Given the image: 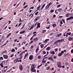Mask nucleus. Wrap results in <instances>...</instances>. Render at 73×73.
Wrapping results in <instances>:
<instances>
[{"mask_svg":"<svg viewBox=\"0 0 73 73\" xmlns=\"http://www.w3.org/2000/svg\"><path fill=\"white\" fill-rule=\"evenodd\" d=\"M4 58H3V57H0V60H3Z\"/></svg>","mask_w":73,"mask_h":73,"instance_id":"c9c22d12","label":"nucleus"},{"mask_svg":"<svg viewBox=\"0 0 73 73\" xmlns=\"http://www.w3.org/2000/svg\"><path fill=\"white\" fill-rule=\"evenodd\" d=\"M64 39L62 38L61 40H58L57 41L54 42V43L56 44H57L58 42H62V41H64Z\"/></svg>","mask_w":73,"mask_h":73,"instance_id":"f257e3e1","label":"nucleus"},{"mask_svg":"<svg viewBox=\"0 0 73 73\" xmlns=\"http://www.w3.org/2000/svg\"><path fill=\"white\" fill-rule=\"evenodd\" d=\"M33 41H31V42H30L29 44H31L33 43Z\"/></svg>","mask_w":73,"mask_h":73,"instance_id":"bf43d9fd","label":"nucleus"},{"mask_svg":"<svg viewBox=\"0 0 73 73\" xmlns=\"http://www.w3.org/2000/svg\"><path fill=\"white\" fill-rule=\"evenodd\" d=\"M49 8V7L47 5L46 6V7L45 9L46 10V9H48Z\"/></svg>","mask_w":73,"mask_h":73,"instance_id":"f704fd0d","label":"nucleus"},{"mask_svg":"<svg viewBox=\"0 0 73 73\" xmlns=\"http://www.w3.org/2000/svg\"><path fill=\"white\" fill-rule=\"evenodd\" d=\"M38 13V11H37L35 13V15H36V16H37Z\"/></svg>","mask_w":73,"mask_h":73,"instance_id":"a18cd8bd","label":"nucleus"},{"mask_svg":"<svg viewBox=\"0 0 73 73\" xmlns=\"http://www.w3.org/2000/svg\"><path fill=\"white\" fill-rule=\"evenodd\" d=\"M38 50H39V47H38L35 50V52L37 53Z\"/></svg>","mask_w":73,"mask_h":73,"instance_id":"a211bd4d","label":"nucleus"},{"mask_svg":"<svg viewBox=\"0 0 73 73\" xmlns=\"http://www.w3.org/2000/svg\"><path fill=\"white\" fill-rule=\"evenodd\" d=\"M70 20H72V19H73V17L71 16L70 17Z\"/></svg>","mask_w":73,"mask_h":73,"instance_id":"de8ad7c7","label":"nucleus"},{"mask_svg":"<svg viewBox=\"0 0 73 73\" xmlns=\"http://www.w3.org/2000/svg\"><path fill=\"white\" fill-rule=\"evenodd\" d=\"M56 26V24H54L53 25H52V27H55Z\"/></svg>","mask_w":73,"mask_h":73,"instance_id":"4c0bfd02","label":"nucleus"},{"mask_svg":"<svg viewBox=\"0 0 73 73\" xmlns=\"http://www.w3.org/2000/svg\"><path fill=\"white\" fill-rule=\"evenodd\" d=\"M3 57L5 59H8V56L6 54L4 55Z\"/></svg>","mask_w":73,"mask_h":73,"instance_id":"39448f33","label":"nucleus"},{"mask_svg":"<svg viewBox=\"0 0 73 73\" xmlns=\"http://www.w3.org/2000/svg\"><path fill=\"white\" fill-rule=\"evenodd\" d=\"M46 29H49L50 28V26H49L48 27H46Z\"/></svg>","mask_w":73,"mask_h":73,"instance_id":"338daca9","label":"nucleus"},{"mask_svg":"<svg viewBox=\"0 0 73 73\" xmlns=\"http://www.w3.org/2000/svg\"><path fill=\"white\" fill-rule=\"evenodd\" d=\"M28 53H27V54H25L24 58V59H26L27 56H28Z\"/></svg>","mask_w":73,"mask_h":73,"instance_id":"dca6fc26","label":"nucleus"},{"mask_svg":"<svg viewBox=\"0 0 73 73\" xmlns=\"http://www.w3.org/2000/svg\"><path fill=\"white\" fill-rule=\"evenodd\" d=\"M41 8V6L40 5H39L38 7L37 8V10L34 13H35V12H36V11H38V10H40V8Z\"/></svg>","mask_w":73,"mask_h":73,"instance_id":"f8f14e48","label":"nucleus"},{"mask_svg":"<svg viewBox=\"0 0 73 73\" xmlns=\"http://www.w3.org/2000/svg\"><path fill=\"white\" fill-rule=\"evenodd\" d=\"M61 5H58L57 6V8H59V7H60Z\"/></svg>","mask_w":73,"mask_h":73,"instance_id":"49530a36","label":"nucleus"},{"mask_svg":"<svg viewBox=\"0 0 73 73\" xmlns=\"http://www.w3.org/2000/svg\"><path fill=\"white\" fill-rule=\"evenodd\" d=\"M45 6V4H43L42 7L43 8H44Z\"/></svg>","mask_w":73,"mask_h":73,"instance_id":"603ef678","label":"nucleus"},{"mask_svg":"<svg viewBox=\"0 0 73 73\" xmlns=\"http://www.w3.org/2000/svg\"><path fill=\"white\" fill-rule=\"evenodd\" d=\"M50 49V48L49 47H48L47 48H46V50H49Z\"/></svg>","mask_w":73,"mask_h":73,"instance_id":"72a5a7b5","label":"nucleus"},{"mask_svg":"<svg viewBox=\"0 0 73 73\" xmlns=\"http://www.w3.org/2000/svg\"><path fill=\"white\" fill-rule=\"evenodd\" d=\"M62 55V53H61L60 52L59 53V54L58 55V56L61 57V56Z\"/></svg>","mask_w":73,"mask_h":73,"instance_id":"bb28decb","label":"nucleus"},{"mask_svg":"<svg viewBox=\"0 0 73 73\" xmlns=\"http://www.w3.org/2000/svg\"><path fill=\"white\" fill-rule=\"evenodd\" d=\"M11 33H10L7 35V38H8V37H9V36H11Z\"/></svg>","mask_w":73,"mask_h":73,"instance_id":"5701e85b","label":"nucleus"},{"mask_svg":"<svg viewBox=\"0 0 73 73\" xmlns=\"http://www.w3.org/2000/svg\"><path fill=\"white\" fill-rule=\"evenodd\" d=\"M25 52V50L23 52H22V53L21 54V55H22L23 54V53H24Z\"/></svg>","mask_w":73,"mask_h":73,"instance_id":"13d9d810","label":"nucleus"},{"mask_svg":"<svg viewBox=\"0 0 73 73\" xmlns=\"http://www.w3.org/2000/svg\"><path fill=\"white\" fill-rule=\"evenodd\" d=\"M43 8H44V7H42V6L41 8L40 9V11H42V9H43Z\"/></svg>","mask_w":73,"mask_h":73,"instance_id":"4d7b16f0","label":"nucleus"},{"mask_svg":"<svg viewBox=\"0 0 73 73\" xmlns=\"http://www.w3.org/2000/svg\"><path fill=\"white\" fill-rule=\"evenodd\" d=\"M58 67L59 68H62V66L61 65V63L60 62H59L57 64Z\"/></svg>","mask_w":73,"mask_h":73,"instance_id":"f03ea898","label":"nucleus"},{"mask_svg":"<svg viewBox=\"0 0 73 73\" xmlns=\"http://www.w3.org/2000/svg\"><path fill=\"white\" fill-rule=\"evenodd\" d=\"M36 33H37L36 32H34L33 33V34H34L33 35V37H35V36H36V34H35Z\"/></svg>","mask_w":73,"mask_h":73,"instance_id":"2eb2a0df","label":"nucleus"},{"mask_svg":"<svg viewBox=\"0 0 73 73\" xmlns=\"http://www.w3.org/2000/svg\"><path fill=\"white\" fill-rule=\"evenodd\" d=\"M31 71L33 72H34V73H36V69L33 67H32L31 68Z\"/></svg>","mask_w":73,"mask_h":73,"instance_id":"20e7f679","label":"nucleus"},{"mask_svg":"<svg viewBox=\"0 0 73 73\" xmlns=\"http://www.w3.org/2000/svg\"><path fill=\"white\" fill-rule=\"evenodd\" d=\"M5 68H8V66H5V67H4L3 69H4Z\"/></svg>","mask_w":73,"mask_h":73,"instance_id":"052dcab7","label":"nucleus"},{"mask_svg":"<svg viewBox=\"0 0 73 73\" xmlns=\"http://www.w3.org/2000/svg\"><path fill=\"white\" fill-rule=\"evenodd\" d=\"M46 30H44L42 31V34L44 33H45V32H46Z\"/></svg>","mask_w":73,"mask_h":73,"instance_id":"c85d7f7f","label":"nucleus"},{"mask_svg":"<svg viewBox=\"0 0 73 73\" xmlns=\"http://www.w3.org/2000/svg\"><path fill=\"white\" fill-rule=\"evenodd\" d=\"M33 40L35 41V42H36V41H37L38 40V38H35L33 39Z\"/></svg>","mask_w":73,"mask_h":73,"instance_id":"4be33fe9","label":"nucleus"},{"mask_svg":"<svg viewBox=\"0 0 73 73\" xmlns=\"http://www.w3.org/2000/svg\"><path fill=\"white\" fill-rule=\"evenodd\" d=\"M49 41V39H47L44 41L43 42L44 43H47V42H48Z\"/></svg>","mask_w":73,"mask_h":73,"instance_id":"1a4fd4ad","label":"nucleus"},{"mask_svg":"<svg viewBox=\"0 0 73 73\" xmlns=\"http://www.w3.org/2000/svg\"><path fill=\"white\" fill-rule=\"evenodd\" d=\"M33 39V37L32 36L30 38V40L31 41V40H32Z\"/></svg>","mask_w":73,"mask_h":73,"instance_id":"6e6d98bb","label":"nucleus"},{"mask_svg":"<svg viewBox=\"0 0 73 73\" xmlns=\"http://www.w3.org/2000/svg\"><path fill=\"white\" fill-rule=\"evenodd\" d=\"M40 17L39 16H37L34 19V22H36L37 20H38L40 19Z\"/></svg>","mask_w":73,"mask_h":73,"instance_id":"7ed1b4c3","label":"nucleus"},{"mask_svg":"<svg viewBox=\"0 0 73 73\" xmlns=\"http://www.w3.org/2000/svg\"><path fill=\"white\" fill-rule=\"evenodd\" d=\"M71 35H72V33H67L66 34V37H67L68 36V35L70 36Z\"/></svg>","mask_w":73,"mask_h":73,"instance_id":"9b49d317","label":"nucleus"},{"mask_svg":"<svg viewBox=\"0 0 73 73\" xmlns=\"http://www.w3.org/2000/svg\"><path fill=\"white\" fill-rule=\"evenodd\" d=\"M70 14L67 13L66 14V17H70Z\"/></svg>","mask_w":73,"mask_h":73,"instance_id":"ddd939ff","label":"nucleus"},{"mask_svg":"<svg viewBox=\"0 0 73 73\" xmlns=\"http://www.w3.org/2000/svg\"><path fill=\"white\" fill-rule=\"evenodd\" d=\"M28 6V5H27L26 6H25L23 7L24 9H25V8H27Z\"/></svg>","mask_w":73,"mask_h":73,"instance_id":"09e8293b","label":"nucleus"},{"mask_svg":"<svg viewBox=\"0 0 73 73\" xmlns=\"http://www.w3.org/2000/svg\"><path fill=\"white\" fill-rule=\"evenodd\" d=\"M23 58V56H21L19 58V60H21Z\"/></svg>","mask_w":73,"mask_h":73,"instance_id":"3c124183","label":"nucleus"},{"mask_svg":"<svg viewBox=\"0 0 73 73\" xmlns=\"http://www.w3.org/2000/svg\"><path fill=\"white\" fill-rule=\"evenodd\" d=\"M42 65V64H41L39 66H38V68H40V66H41Z\"/></svg>","mask_w":73,"mask_h":73,"instance_id":"8fccbe9b","label":"nucleus"},{"mask_svg":"<svg viewBox=\"0 0 73 73\" xmlns=\"http://www.w3.org/2000/svg\"><path fill=\"white\" fill-rule=\"evenodd\" d=\"M6 44H7V43H5L4 44H3V45L1 46V47H3V46H4V45H6Z\"/></svg>","mask_w":73,"mask_h":73,"instance_id":"864d4df0","label":"nucleus"},{"mask_svg":"<svg viewBox=\"0 0 73 73\" xmlns=\"http://www.w3.org/2000/svg\"><path fill=\"white\" fill-rule=\"evenodd\" d=\"M54 50L55 52H57L58 51V48H56L54 49Z\"/></svg>","mask_w":73,"mask_h":73,"instance_id":"c756f323","label":"nucleus"},{"mask_svg":"<svg viewBox=\"0 0 73 73\" xmlns=\"http://www.w3.org/2000/svg\"><path fill=\"white\" fill-rule=\"evenodd\" d=\"M70 20V17L66 19L67 21H68V20Z\"/></svg>","mask_w":73,"mask_h":73,"instance_id":"5fc2aeb1","label":"nucleus"},{"mask_svg":"<svg viewBox=\"0 0 73 73\" xmlns=\"http://www.w3.org/2000/svg\"><path fill=\"white\" fill-rule=\"evenodd\" d=\"M21 60H19L18 61H17V62H21Z\"/></svg>","mask_w":73,"mask_h":73,"instance_id":"774afa93","label":"nucleus"},{"mask_svg":"<svg viewBox=\"0 0 73 73\" xmlns=\"http://www.w3.org/2000/svg\"><path fill=\"white\" fill-rule=\"evenodd\" d=\"M29 17H31L32 18V17H33V14H31L29 16Z\"/></svg>","mask_w":73,"mask_h":73,"instance_id":"473e14b6","label":"nucleus"},{"mask_svg":"<svg viewBox=\"0 0 73 73\" xmlns=\"http://www.w3.org/2000/svg\"><path fill=\"white\" fill-rule=\"evenodd\" d=\"M32 67H31V68H35L36 67V65L35 64H33L32 65Z\"/></svg>","mask_w":73,"mask_h":73,"instance_id":"f3484780","label":"nucleus"},{"mask_svg":"<svg viewBox=\"0 0 73 73\" xmlns=\"http://www.w3.org/2000/svg\"><path fill=\"white\" fill-rule=\"evenodd\" d=\"M54 59H56V58H57V57H56V56H54Z\"/></svg>","mask_w":73,"mask_h":73,"instance_id":"0e129e2a","label":"nucleus"},{"mask_svg":"<svg viewBox=\"0 0 73 73\" xmlns=\"http://www.w3.org/2000/svg\"><path fill=\"white\" fill-rule=\"evenodd\" d=\"M49 69H50V66H48L47 67L46 70H48Z\"/></svg>","mask_w":73,"mask_h":73,"instance_id":"ea45409f","label":"nucleus"},{"mask_svg":"<svg viewBox=\"0 0 73 73\" xmlns=\"http://www.w3.org/2000/svg\"><path fill=\"white\" fill-rule=\"evenodd\" d=\"M35 27V26L34 25H33L31 27L30 29H29V31H31V29H33V28Z\"/></svg>","mask_w":73,"mask_h":73,"instance_id":"4468645a","label":"nucleus"},{"mask_svg":"<svg viewBox=\"0 0 73 73\" xmlns=\"http://www.w3.org/2000/svg\"><path fill=\"white\" fill-rule=\"evenodd\" d=\"M9 61V59H7L6 61V63H8Z\"/></svg>","mask_w":73,"mask_h":73,"instance_id":"c03bdc74","label":"nucleus"},{"mask_svg":"<svg viewBox=\"0 0 73 73\" xmlns=\"http://www.w3.org/2000/svg\"><path fill=\"white\" fill-rule=\"evenodd\" d=\"M48 60H51V61H54V60H53V59L52 58H51V57H49L48 58Z\"/></svg>","mask_w":73,"mask_h":73,"instance_id":"aec40b11","label":"nucleus"},{"mask_svg":"<svg viewBox=\"0 0 73 73\" xmlns=\"http://www.w3.org/2000/svg\"><path fill=\"white\" fill-rule=\"evenodd\" d=\"M15 49L13 48L11 50L12 52H15Z\"/></svg>","mask_w":73,"mask_h":73,"instance_id":"7c9ffc66","label":"nucleus"},{"mask_svg":"<svg viewBox=\"0 0 73 73\" xmlns=\"http://www.w3.org/2000/svg\"><path fill=\"white\" fill-rule=\"evenodd\" d=\"M40 23H38L37 26L38 27V28H40Z\"/></svg>","mask_w":73,"mask_h":73,"instance_id":"b1692460","label":"nucleus"},{"mask_svg":"<svg viewBox=\"0 0 73 73\" xmlns=\"http://www.w3.org/2000/svg\"><path fill=\"white\" fill-rule=\"evenodd\" d=\"M54 12V10H51V11H50V12L51 13H52V12Z\"/></svg>","mask_w":73,"mask_h":73,"instance_id":"e2e57ef3","label":"nucleus"},{"mask_svg":"<svg viewBox=\"0 0 73 73\" xmlns=\"http://www.w3.org/2000/svg\"><path fill=\"white\" fill-rule=\"evenodd\" d=\"M62 35V33H61L60 34H58L57 35H56V37H60V36H61Z\"/></svg>","mask_w":73,"mask_h":73,"instance_id":"6ab92c4d","label":"nucleus"},{"mask_svg":"<svg viewBox=\"0 0 73 73\" xmlns=\"http://www.w3.org/2000/svg\"><path fill=\"white\" fill-rule=\"evenodd\" d=\"M41 55H39L38 56V59H40V58H41Z\"/></svg>","mask_w":73,"mask_h":73,"instance_id":"e433bc0d","label":"nucleus"},{"mask_svg":"<svg viewBox=\"0 0 73 73\" xmlns=\"http://www.w3.org/2000/svg\"><path fill=\"white\" fill-rule=\"evenodd\" d=\"M52 2L48 4L47 5L48 7H49L50 6V5H52Z\"/></svg>","mask_w":73,"mask_h":73,"instance_id":"412c9836","label":"nucleus"},{"mask_svg":"<svg viewBox=\"0 0 73 73\" xmlns=\"http://www.w3.org/2000/svg\"><path fill=\"white\" fill-rule=\"evenodd\" d=\"M29 59L30 60H33V55H31L29 56Z\"/></svg>","mask_w":73,"mask_h":73,"instance_id":"423d86ee","label":"nucleus"},{"mask_svg":"<svg viewBox=\"0 0 73 73\" xmlns=\"http://www.w3.org/2000/svg\"><path fill=\"white\" fill-rule=\"evenodd\" d=\"M71 53H73V49L71 50Z\"/></svg>","mask_w":73,"mask_h":73,"instance_id":"680f3d73","label":"nucleus"},{"mask_svg":"<svg viewBox=\"0 0 73 73\" xmlns=\"http://www.w3.org/2000/svg\"><path fill=\"white\" fill-rule=\"evenodd\" d=\"M25 31H22L21 32H20V34H23L24 33H25Z\"/></svg>","mask_w":73,"mask_h":73,"instance_id":"cd10ccee","label":"nucleus"},{"mask_svg":"<svg viewBox=\"0 0 73 73\" xmlns=\"http://www.w3.org/2000/svg\"><path fill=\"white\" fill-rule=\"evenodd\" d=\"M19 68L21 71H23V65H20L19 67Z\"/></svg>","mask_w":73,"mask_h":73,"instance_id":"0eeeda50","label":"nucleus"},{"mask_svg":"<svg viewBox=\"0 0 73 73\" xmlns=\"http://www.w3.org/2000/svg\"><path fill=\"white\" fill-rule=\"evenodd\" d=\"M48 58L47 57H45V58H44V59H43L42 60V62H43L44 64H45V62H46V60H45V59L46 58Z\"/></svg>","mask_w":73,"mask_h":73,"instance_id":"6e6552de","label":"nucleus"},{"mask_svg":"<svg viewBox=\"0 0 73 73\" xmlns=\"http://www.w3.org/2000/svg\"><path fill=\"white\" fill-rule=\"evenodd\" d=\"M52 54H55V52H54V51H52Z\"/></svg>","mask_w":73,"mask_h":73,"instance_id":"69168bd1","label":"nucleus"},{"mask_svg":"<svg viewBox=\"0 0 73 73\" xmlns=\"http://www.w3.org/2000/svg\"><path fill=\"white\" fill-rule=\"evenodd\" d=\"M0 65L1 66V68H3L4 67L3 66V62H2L1 64H0Z\"/></svg>","mask_w":73,"mask_h":73,"instance_id":"393cba45","label":"nucleus"},{"mask_svg":"<svg viewBox=\"0 0 73 73\" xmlns=\"http://www.w3.org/2000/svg\"><path fill=\"white\" fill-rule=\"evenodd\" d=\"M59 23H60V24H63V23H62V21L60 20V21L59 22Z\"/></svg>","mask_w":73,"mask_h":73,"instance_id":"58836bf2","label":"nucleus"},{"mask_svg":"<svg viewBox=\"0 0 73 73\" xmlns=\"http://www.w3.org/2000/svg\"><path fill=\"white\" fill-rule=\"evenodd\" d=\"M41 48H43L44 47V44H41L40 45Z\"/></svg>","mask_w":73,"mask_h":73,"instance_id":"2f4dec72","label":"nucleus"},{"mask_svg":"<svg viewBox=\"0 0 73 73\" xmlns=\"http://www.w3.org/2000/svg\"><path fill=\"white\" fill-rule=\"evenodd\" d=\"M62 11V9L61 8H59L58 9L59 12H61Z\"/></svg>","mask_w":73,"mask_h":73,"instance_id":"a878e982","label":"nucleus"},{"mask_svg":"<svg viewBox=\"0 0 73 73\" xmlns=\"http://www.w3.org/2000/svg\"><path fill=\"white\" fill-rule=\"evenodd\" d=\"M25 27V24H24L23 27L21 28V29H23Z\"/></svg>","mask_w":73,"mask_h":73,"instance_id":"79ce46f5","label":"nucleus"},{"mask_svg":"<svg viewBox=\"0 0 73 73\" xmlns=\"http://www.w3.org/2000/svg\"><path fill=\"white\" fill-rule=\"evenodd\" d=\"M73 40V37H69L68 39V41H72Z\"/></svg>","mask_w":73,"mask_h":73,"instance_id":"9d476101","label":"nucleus"},{"mask_svg":"<svg viewBox=\"0 0 73 73\" xmlns=\"http://www.w3.org/2000/svg\"><path fill=\"white\" fill-rule=\"evenodd\" d=\"M13 56H14V54H11V55L10 56L11 58H12V57H13Z\"/></svg>","mask_w":73,"mask_h":73,"instance_id":"37998d69","label":"nucleus"},{"mask_svg":"<svg viewBox=\"0 0 73 73\" xmlns=\"http://www.w3.org/2000/svg\"><path fill=\"white\" fill-rule=\"evenodd\" d=\"M65 66H68L69 65V64L68 63H66L65 64Z\"/></svg>","mask_w":73,"mask_h":73,"instance_id":"a19ab883","label":"nucleus"}]
</instances>
